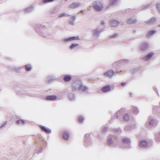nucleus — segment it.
Here are the masks:
<instances>
[{
	"mask_svg": "<svg viewBox=\"0 0 160 160\" xmlns=\"http://www.w3.org/2000/svg\"><path fill=\"white\" fill-rule=\"evenodd\" d=\"M151 4H147L146 5L143 6L141 10H144L146 9H148L151 7Z\"/></svg>",
	"mask_w": 160,
	"mask_h": 160,
	"instance_id": "nucleus-41",
	"label": "nucleus"
},
{
	"mask_svg": "<svg viewBox=\"0 0 160 160\" xmlns=\"http://www.w3.org/2000/svg\"><path fill=\"white\" fill-rule=\"evenodd\" d=\"M68 97L69 99L71 101L74 100L75 98V95L72 93H69L68 95Z\"/></svg>",
	"mask_w": 160,
	"mask_h": 160,
	"instance_id": "nucleus-33",
	"label": "nucleus"
},
{
	"mask_svg": "<svg viewBox=\"0 0 160 160\" xmlns=\"http://www.w3.org/2000/svg\"><path fill=\"white\" fill-rule=\"evenodd\" d=\"M79 37L78 36L77 37L73 36L67 38H64L62 39L63 42H68L74 40H79Z\"/></svg>",
	"mask_w": 160,
	"mask_h": 160,
	"instance_id": "nucleus-8",
	"label": "nucleus"
},
{
	"mask_svg": "<svg viewBox=\"0 0 160 160\" xmlns=\"http://www.w3.org/2000/svg\"><path fill=\"white\" fill-rule=\"evenodd\" d=\"M25 66V69L27 71H30L32 69V67L30 64H26Z\"/></svg>",
	"mask_w": 160,
	"mask_h": 160,
	"instance_id": "nucleus-34",
	"label": "nucleus"
},
{
	"mask_svg": "<svg viewBox=\"0 0 160 160\" xmlns=\"http://www.w3.org/2000/svg\"><path fill=\"white\" fill-rule=\"evenodd\" d=\"M34 10V8L33 6H31L29 7L26 8L25 10V13H29L32 12Z\"/></svg>",
	"mask_w": 160,
	"mask_h": 160,
	"instance_id": "nucleus-24",
	"label": "nucleus"
},
{
	"mask_svg": "<svg viewBox=\"0 0 160 160\" xmlns=\"http://www.w3.org/2000/svg\"><path fill=\"white\" fill-rule=\"evenodd\" d=\"M69 133L67 131H65L64 132L63 135V139L65 140H68L69 138Z\"/></svg>",
	"mask_w": 160,
	"mask_h": 160,
	"instance_id": "nucleus-28",
	"label": "nucleus"
},
{
	"mask_svg": "<svg viewBox=\"0 0 160 160\" xmlns=\"http://www.w3.org/2000/svg\"><path fill=\"white\" fill-rule=\"evenodd\" d=\"M92 6L95 10L97 12L101 11L104 7L102 3L99 1L95 2L93 3Z\"/></svg>",
	"mask_w": 160,
	"mask_h": 160,
	"instance_id": "nucleus-3",
	"label": "nucleus"
},
{
	"mask_svg": "<svg viewBox=\"0 0 160 160\" xmlns=\"http://www.w3.org/2000/svg\"><path fill=\"white\" fill-rule=\"evenodd\" d=\"M149 46V43L147 42H142L140 45L139 50L141 52H144L148 50Z\"/></svg>",
	"mask_w": 160,
	"mask_h": 160,
	"instance_id": "nucleus-4",
	"label": "nucleus"
},
{
	"mask_svg": "<svg viewBox=\"0 0 160 160\" xmlns=\"http://www.w3.org/2000/svg\"><path fill=\"white\" fill-rule=\"evenodd\" d=\"M76 17L73 16L71 17L68 21V23L72 26H74L75 25V21Z\"/></svg>",
	"mask_w": 160,
	"mask_h": 160,
	"instance_id": "nucleus-20",
	"label": "nucleus"
},
{
	"mask_svg": "<svg viewBox=\"0 0 160 160\" xmlns=\"http://www.w3.org/2000/svg\"><path fill=\"white\" fill-rule=\"evenodd\" d=\"M117 63H118V62H116L113 64V66H114V65H116V64H117Z\"/></svg>",
	"mask_w": 160,
	"mask_h": 160,
	"instance_id": "nucleus-54",
	"label": "nucleus"
},
{
	"mask_svg": "<svg viewBox=\"0 0 160 160\" xmlns=\"http://www.w3.org/2000/svg\"><path fill=\"white\" fill-rule=\"evenodd\" d=\"M88 89V88L86 86L84 85L82 83V86L80 87V88L79 89V91H81L82 92H87Z\"/></svg>",
	"mask_w": 160,
	"mask_h": 160,
	"instance_id": "nucleus-21",
	"label": "nucleus"
},
{
	"mask_svg": "<svg viewBox=\"0 0 160 160\" xmlns=\"http://www.w3.org/2000/svg\"><path fill=\"white\" fill-rule=\"evenodd\" d=\"M111 90L110 85H108L103 87L102 88V90L104 92H109Z\"/></svg>",
	"mask_w": 160,
	"mask_h": 160,
	"instance_id": "nucleus-23",
	"label": "nucleus"
},
{
	"mask_svg": "<svg viewBox=\"0 0 160 160\" xmlns=\"http://www.w3.org/2000/svg\"><path fill=\"white\" fill-rule=\"evenodd\" d=\"M108 128L107 127H104L103 128V130L102 131V132H106L107 130H108Z\"/></svg>",
	"mask_w": 160,
	"mask_h": 160,
	"instance_id": "nucleus-47",
	"label": "nucleus"
},
{
	"mask_svg": "<svg viewBox=\"0 0 160 160\" xmlns=\"http://www.w3.org/2000/svg\"><path fill=\"white\" fill-rule=\"evenodd\" d=\"M137 23V20L134 17H131L127 22V23L128 24H135Z\"/></svg>",
	"mask_w": 160,
	"mask_h": 160,
	"instance_id": "nucleus-18",
	"label": "nucleus"
},
{
	"mask_svg": "<svg viewBox=\"0 0 160 160\" xmlns=\"http://www.w3.org/2000/svg\"><path fill=\"white\" fill-rule=\"evenodd\" d=\"M126 82H121V85L122 86H125L126 85Z\"/></svg>",
	"mask_w": 160,
	"mask_h": 160,
	"instance_id": "nucleus-52",
	"label": "nucleus"
},
{
	"mask_svg": "<svg viewBox=\"0 0 160 160\" xmlns=\"http://www.w3.org/2000/svg\"><path fill=\"white\" fill-rule=\"evenodd\" d=\"M84 140V145L86 147L88 148L92 146V143L90 133H87L85 135Z\"/></svg>",
	"mask_w": 160,
	"mask_h": 160,
	"instance_id": "nucleus-1",
	"label": "nucleus"
},
{
	"mask_svg": "<svg viewBox=\"0 0 160 160\" xmlns=\"http://www.w3.org/2000/svg\"><path fill=\"white\" fill-rule=\"evenodd\" d=\"M42 149V148H40L39 149V151H38V152H41V151Z\"/></svg>",
	"mask_w": 160,
	"mask_h": 160,
	"instance_id": "nucleus-55",
	"label": "nucleus"
},
{
	"mask_svg": "<svg viewBox=\"0 0 160 160\" xmlns=\"http://www.w3.org/2000/svg\"><path fill=\"white\" fill-rule=\"evenodd\" d=\"M79 45V44L78 43H72L71 44V45L69 46V48L71 49L72 50L74 49L76 47L78 46Z\"/></svg>",
	"mask_w": 160,
	"mask_h": 160,
	"instance_id": "nucleus-37",
	"label": "nucleus"
},
{
	"mask_svg": "<svg viewBox=\"0 0 160 160\" xmlns=\"http://www.w3.org/2000/svg\"><path fill=\"white\" fill-rule=\"evenodd\" d=\"M140 147L142 148H146L148 147V142L144 139L141 140L139 142Z\"/></svg>",
	"mask_w": 160,
	"mask_h": 160,
	"instance_id": "nucleus-10",
	"label": "nucleus"
},
{
	"mask_svg": "<svg viewBox=\"0 0 160 160\" xmlns=\"http://www.w3.org/2000/svg\"><path fill=\"white\" fill-rule=\"evenodd\" d=\"M120 112L118 111L115 113L114 115V117L117 119H121L122 118V117L120 116Z\"/></svg>",
	"mask_w": 160,
	"mask_h": 160,
	"instance_id": "nucleus-29",
	"label": "nucleus"
},
{
	"mask_svg": "<svg viewBox=\"0 0 160 160\" xmlns=\"http://www.w3.org/2000/svg\"><path fill=\"white\" fill-rule=\"evenodd\" d=\"M156 32L155 30H151L148 31L146 35L147 38H149L152 36Z\"/></svg>",
	"mask_w": 160,
	"mask_h": 160,
	"instance_id": "nucleus-27",
	"label": "nucleus"
},
{
	"mask_svg": "<svg viewBox=\"0 0 160 160\" xmlns=\"http://www.w3.org/2000/svg\"><path fill=\"white\" fill-rule=\"evenodd\" d=\"M54 0H42V1L38 3L39 5L40 6H43L48 3L52 2Z\"/></svg>",
	"mask_w": 160,
	"mask_h": 160,
	"instance_id": "nucleus-22",
	"label": "nucleus"
},
{
	"mask_svg": "<svg viewBox=\"0 0 160 160\" xmlns=\"http://www.w3.org/2000/svg\"><path fill=\"white\" fill-rule=\"evenodd\" d=\"M65 2L67 1L68 0H64Z\"/></svg>",
	"mask_w": 160,
	"mask_h": 160,
	"instance_id": "nucleus-60",
	"label": "nucleus"
},
{
	"mask_svg": "<svg viewBox=\"0 0 160 160\" xmlns=\"http://www.w3.org/2000/svg\"><path fill=\"white\" fill-rule=\"evenodd\" d=\"M40 128L43 131L47 134L51 133V130L48 128H46L44 126L40 125Z\"/></svg>",
	"mask_w": 160,
	"mask_h": 160,
	"instance_id": "nucleus-16",
	"label": "nucleus"
},
{
	"mask_svg": "<svg viewBox=\"0 0 160 160\" xmlns=\"http://www.w3.org/2000/svg\"><path fill=\"white\" fill-rule=\"evenodd\" d=\"M129 95H130V97H132V93L131 92H130Z\"/></svg>",
	"mask_w": 160,
	"mask_h": 160,
	"instance_id": "nucleus-56",
	"label": "nucleus"
},
{
	"mask_svg": "<svg viewBox=\"0 0 160 160\" xmlns=\"http://www.w3.org/2000/svg\"><path fill=\"white\" fill-rule=\"evenodd\" d=\"M107 143L108 145L110 146H112L113 144V141L112 138H109L107 140Z\"/></svg>",
	"mask_w": 160,
	"mask_h": 160,
	"instance_id": "nucleus-32",
	"label": "nucleus"
},
{
	"mask_svg": "<svg viewBox=\"0 0 160 160\" xmlns=\"http://www.w3.org/2000/svg\"><path fill=\"white\" fill-rule=\"evenodd\" d=\"M65 16L68 17L70 16L71 15H70L66 14L65 12H64L60 14L58 16V17L59 18H61Z\"/></svg>",
	"mask_w": 160,
	"mask_h": 160,
	"instance_id": "nucleus-39",
	"label": "nucleus"
},
{
	"mask_svg": "<svg viewBox=\"0 0 160 160\" xmlns=\"http://www.w3.org/2000/svg\"><path fill=\"white\" fill-rule=\"evenodd\" d=\"M158 27H160V24H158Z\"/></svg>",
	"mask_w": 160,
	"mask_h": 160,
	"instance_id": "nucleus-58",
	"label": "nucleus"
},
{
	"mask_svg": "<svg viewBox=\"0 0 160 160\" xmlns=\"http://www.w3.org/2000/svg\"><path fill=\"white\" fill-rule=\"evenodd\" d=\"M57 97L56 95H48L46 97V99L48 101H53L57 99Z\"/></svg>",
	"mask_w": 160,
	"mask_h": 160,
	"instance_id": "nucleus-19",
	"label": "nucleus"
},
{
	"mask_svg": "<svg viewBox=\"0 0 160 160\" xmlns=\"http://www.w3.org/2000/svg\"><path fill=\"white\" fill-rule=\"evenodd\" d=\"M56 79V77L55 75H49L46 78L45 82L48 84H50L53 80H55Z\"/></svg>",
	"mask_w": 160,
	"mask_h": 160,
	"instance_id": "nucleus-7",
	"label": "nucleus"
},
{
	"mask_svg": "<svg viewBox=\"0 0 160 160\" xmlns=\"http://www.w3.org/2000/svg\"><path fill=\"white\" fill-rule=\"evenodd\" d=\"M157 7L159 11L160 12V4H157Z\"/></svg>",
	"mask_w": 160,
	"mask_h": 160,
	"instance_id": "nucleus-50",
	"label": "nucleus"
},
{
	"mask_svg": "<svg viewBox=\"0 0 160 160\" xmlns=\"http://www.w3.org/2000/svg\"><path fill=\"white\" fill-rule=\"evenodd\" d=\"M109 24L111 27H117L118 26L119 22L116 20L111 19L109 20Z\"/></svg>",
	"mask_w": 160,
	"mask_h": 160,
	"instance_id": "nucleus-9",
	"label": "nucleus"
},
{
	"mask_svg": "<svg viewBox=\"0 0 160 160\" xmlns=\"http://www.w3.org/2000/svg\"><path fill=\"white\" fill-rule=\"evenodd\" d=\"M118 35V34L117 33L114 34L113 35H112L110 37V38H115L116 37H117Z\"/></svg>",
	"mask_w": 160,
	"mask_h": 160,
	"instance_id": "nucleus-49",
	"label": "nucleus"
},
{
	"mask_svg": "<svg viewBox=\"0 0 160 160\" xmlns=\"http://www.w3.org/2000/svg\"><path fill=\"white\" fill-rule=\"evenodd\" d=\"M81 12H82V13H84V12H83V10H81Z\"/></svg>",
	"mask_w": 160,
	"mask_h": 160,
	"instance_id": "nucleus-57",
	"label": "nucleus"
},
{
	"mask_svg": "<svg viewBox=\"0 0 160 160\" xmlns=\"http://www.w3.org/2000/svg\"><path fill=\"white\" fill-rule=\"evenodd\" d=\"M121 62L123 63H127L129 61L127 59H123L120 61Z\"/></svg>",
	"mask_w": 160,
	"mask_h": 160,
	"instance_id": "nucleus-45",
	"label": "nucleus"
},
{
	"mask_svg": "<svg viewBox=\"0 0 160 160\" xmlns=\"http://www.w3.org/2000/svg\"><path fill=\"white\" fill-rule=\"evenodd\" d=\"M26 121H24L23 119H21V124L24 125L26 123Z\"/></svg>",
	"mask_w": 160,
	"mask_h": 160,
	"instance_id": "nucleus-48",
	"label": "nucleus"
},
{
	"mask_svg": "<svg viewBox=\"0 0 160 160\" xmlns=\"http://www.w3.org/2000/svg\"><path fill=\"white\" fill-rule=\"evenodd\" d=\"M129 71H130V70H128V69H127V70H125L124 71L121 70L120 72L119 71H117L116 72H118L119 73L120 75H121V73L122 72H124L125 73H126L127 72H128Z\"/></svg>",
	"mask_w": 160,
	"mask_h": 160,
	"instance_id": "nucleus-43",
	"label": "nucleus"
},
{
	"mask_svg": "<svg viewBox=\"0 0 160 160\" xmlns=\"http://www.w3.org/2000/svg\"><path fill=\"white\" fill-rule=\"evenodd\" d=\"M154 54V52H151L149 53L145 56L143 57V59L145 61H147L151 58Z\"/></svg>",
	"mask_w": 160,
	"mask_h": 160,
	"instance_id": "nucleus-15",
	"label": "nucleus"
},
{
	"mask_svg": "<svg viewBox=\"0 0 160 160\" xmlns=\"http://www.w3.org/2000/svg\"><path fill=\"white\" fill-rule=\"evenodd\" d=\"M148 126L150 127H152L155 125L157 123V122L153 118H149L148 120Z\"/></svg>",
	"mask_w": 160,
	"mask_h": 160,
	"instance_id": "nucleus-14",
	"label": "nucleus"
},
{
	"mask_svg": "<svg viewBox=\"0 0 160 160\" xmlns=\"http://www.w3.org/2000/svg\"><path fill=\"white\" fill-rule=\"evenodd\" d=\"M84 121L83 117L82 116L78 117V122L80 123H82Z\"/></svg>",
	"mask_w": 160,
	"mask_h": 160,
	"instance_id": "nucleus-42",
	"label": "nucleus"
},
{
	"mask_svg": "<svg viewBox=\"0 0 160 160\" xmlns=\"http://www.w3.org/2000/svg\"><path fill=\"white\" fill-rule=\"evenodd\" d=\"M58 12V10L57 9H55L51 12V14L54 15L56 14Z\"/></svg>",
	"mask_w": 160,
	"mask_h": 160,
	"instance_id": "nucleus-46",
	"label": "nucleus"
},
{
	"mask_svg": "<svg viewBox=\"0 0 160 160\" xmlns=\"http://www.w3.org/2000/svg\"><path fill=\"white\" fill-rule=\"evenodd\" d=\"M19 120H18V121H17V123H18H18H19Z\"/></svg>",
	"mask_w": 160,
	"mask_h": 160,
	"instance_id": "nucleus-59",
	"label": "nucleus"
},
{
	"mask_svg": "<svg viewBox=\"0 0 160 160\" xmlns=\"http://www.w3.org/2000/svg\"><path fill=\"white\" fill-rule=\"evenodd\" d=\"M102 31V29H101L99 30L98 28H97L96 29L93 30V36L94 38H98L101 32Z\"/></svg>",
	"mask_w": 160,
	"mask_h": 160,
	"instance_id": "nucleus-6",
	"label": "nucleus"
},
{
	"mask_svg": "<svg viewBox=\"0 0 160 160\" xmlns=\"http://www.w3.org/2000/svg\"><path fill=\"white\" fill-rule=\"evenodd\" d=\"M121 142L122 143L125 144H126V145H123L122 146L123 148H125L130 145L131 144L130 139L128 138H122Z\"/></svg>",
	"mask_w": 160,
	"mask_h": 160,
	"instance_id": "nucleus-5",
	"label": "nucleus"
},
{
	"mask_svg": "<svg viewBox=\"0 0 160 160\" xmlns=\"http://www.w3.org/2000/svg\"><path fill=\"white\" fill-rule=\"evenodd\" d=\"M121 0H110L109 6L111 7L115 6L120 2Z\"/></svg>",
	"mask_w": 160,
	"mask_h": 160,
	"instance_id": "nucleus-17",
	"label": "nucleus"
},
{
	"mask_svg": "<svg viewBox=\"0 0 160 160\" xmlns=\"http://www.w3.org/2000/svg\"><path fill=\"white\" fill-rule=\"evenodd\" d=\"M121 131L120 128H113L111 129V131L113 133L119 132Z\"/></svg>",
	"mask_w": 160,
	"mask_h": 160,
	"instance_id": "nucleus-38",
	"label": "nucleus"
},
{
	"mask_svg": "<svg viewBox=\"0 0 160 160\" xmlns=\"http://www.w3.org/2000/svg\"><path fill=\"white\" fill-rule=\"evenodd\" d=\"M153 111L156 113H159L160 112V107L158 106H154L153 108Z\"/></svg>",
	"mask_w": 160,
	"mask_h": 160,
	"instance_id": "nucleus-30",
	"label": "nucleus"
},
{
	"mask_svg": "<svg viewBox=\"0 0 160 160\" xmlns=\"http://www.w3.org/2000/svg\"><path fill=\"white\" fill-rule=\"evenodd\" d=\"M114 72L112 70H110L104 73L103 75L105 77H108L110 78H112L114 75Z\"/></svg>",
	"mask_w": 160,
	"mask_h": 160,
	"instance_id": "nucleus-11",
	"label": "nucleus"
},
{
	"mask_svg": "<svg viewBox=\"0 0 160 160\" xmlns=\"http://www.w3.org/2000/svg\"><path fill=\"white\" fill-rule=\"evenodd\" d=\"M105 23V22L103 21H102L101 22V24L102 25H103Z\"/></svg>",
	"mask_w": 160,
	"mask_h": 160,
	"instance_id": "nucleus-53",
	"label": "nucleus"
},
{
	"mask_svg": "<svg viewBox=\"0 0 160 160\" xmlns=\"http://www.w3.org/2000/svg\"><path fill=\"white\" fill-rule=\"evenodd\" d=\"M71 76L69 74H65L63 76V80L66 82L70 81L72 79Z\"/></svg>",
	"mask_w": 160,
	"mask_h": 160,
	"instance_id": "nucleus-25",
	"label": "nucleus"
},
{
	"mask_svg": "<svg viewBox=\"0 0 160 160\" xmlns=\"http://www.w3.org/2000/svg\"><path fill=\"white\" fill-rule=\"evenodd\" d=\"M44 26H39V27H37L36 28V31L37 33H38L40 36H42L43 37L45 38L46 36L43 33L42 30H41V28H43Z\"/></svg>",
	"mask_w": 160,
	"mask_h": 160,
	"instance_id": "nucleus-12",
	"label": "nucleus"
},
{
	"mask_svg": "<svg viewBox=\"0 0 160 160\" xmlns=\"http://www.w3.org/2000/svg\"><path fill=\"white\" fill-rule=\"evenodd\" d=\"M81 5V3L80 2H74L69 6V8L72 9H74L78 7Z\"/></svg>",
	"mask_w": 160,
	"mask_h": 160,
	"instance_id": "nucleus-13",
	"label": "nucleus"
},
{
	"mask_svg": "<svg viewBox=\"0 0 160 160\" xmlns=\"http://www.w3.org/2000/svg\"><path fill=\"white\" fill-rule=\"evenodd\" d=\"M153 88V89L158 94V95H159L157 88L156 87H154Z\"/></svg>",
	"mask_w": 160,
	"mask_h": 160,
	"instance_id": "nucleus-51",
	"label": "nucleus"
},
{
	"mask_svg": "<svg viewBox=\"0 0 160 160\" xmlns=\"http://www.w3.org/2000/svg\"><path fill=\"white\" fill-rule=\"evenodd\" d=\"M82 81L78 79L74 81L72 84V88L73 91H79L80 87L82 86Z\"/></svg>",
	"mask_w": 160,
	"mask_h": 160,
	"instance_id": "nucleus-2",
	"label": "nucleus"
},
{
	"mask_svg": "<svg viewBox=\"0 0 160 160\" xmlns=\"http://www.w3.org/2000/svg\"><path fill=\"white\" fill-rule=\"evenodd\" d=\"M155 140L157 142L160 141V132L155 134Z\"/></svg>",
	"mask_w": 160,
	"mask_h": 160,
	"instance_id": "nucleus-31",
	"label": "nucleus"
},
{
	"mask_svg": "<svg viewBox=\"0 0 160 160\" xmlns=\"http://www.w3.org/2000/svg\"><path fill=\"white\" fill-rule=\"evenodd\" d=\"M132 112L135 114H138L139 112L138 108L136 107H133L132 108Z\"/></svg>",
	"mask_w": 160,
	"mask_h": 160,
	"instance_id": "nucleus-40",
	"label": "nucleus"
},
{
	"mask_svg": "<svg viewBox=\"0 0 160 160\" xmlns=\"http://www.w3.org/2000/svg\"><path fill=\"white\" fill-rule=\"evenodd\" d=\"M138 71V69L137 68H133L131 70L132 72L134 73L137 72Z\"/></svg>",
	"mask_w": 160,
	"mask_h": 160,
	"instance_id": "nucleus-44",
	"label": "nucleus"
},
{
	"mask_svg": "<svg viewBox=\"0 0 160 160\" xmlns=\"http://www.w3.org/2000/svg\"><path fill=\"white\" fill-rule=\"evenodd\" d=\"M156 19L155 17H152L149 20L145 22L147 24L151 25L155 23Z\"/></svg>",
	"mask_w": 160,
	"mask_h": 160,
	"instance_id": "nucleus-26",
	"label": "nucleus"
},
{
	"mask_svg": "<svg viewBox=\"0 0 160 160\" xmlns=\"http://www.w3.org/2000/svg\"><path fill=\"white\" fill-rule=\"evenodd\" d=\"M133 127V126L132 125H127L125 128V130L126 131H128L129 130H131L132 129Z\"/></svg>",
	"mask_w": 160,
	"mask_h": 160,
	"instance_id": "nucleus-35",
	"label": "nucleus"
},
{
	"mask_svg": "<svg viewBox=\"0 0 160 160\" xmlns=\"http://www.w3.org/2000/svg\"><path fill=\"white\" fill-rule=\"evenodd\" d=\"M123 119L125 121H128L129 119V116L128 114H126L123 117Z\"/></svg>",
	"mask_w": 160,
	"mask_h": 160,
	"instance_id": "nucleus-36",
	"label": "nucleus"
}]
</instances>
